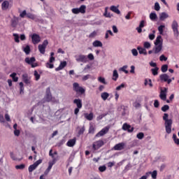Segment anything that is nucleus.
Wrapping results in <instances>:
<instances>
[{
	"mask_svg": "<svg viewBox=\"0 0 179 179\" xmlns=\"http://www.w3.org/2000/svg\"><path fill=\"white\" fill-rule=\"evenodd\" d=\"M31 41H32L33 44H38V43H40V41H41V38L40 37V35H38L37 34H34L31 36Z\"/></svg>",
	"mask_w": 179,
	"mask_h": 179,
	"instance_id": "nucleus-12",
	"label": "nucleus"
},
{
	"mask_svg": "<svg viewBox=\"0 0 179 179\" xmlns=\"http://www.w3.org/2000/svg\"><path fill=\"white\" fill-rule=\"evenodd\" d=\"M24 167H26V166L24 165V164H22L20 165H16L15 166V169L17 170H23L24 169Z\"/></svg>",
	"mask_w": 179,
	"mask_h": 179,
	"instance_id": "nucleus-45",
	"label": "nucleus"
},
{
	"mask_svg": "<svg viewBox=\"0 0 179 179\" xmlns=\"http://www.w3.org/2000/svg\"><path fill=\"white\" fill-rule=\"evenodd\" d=\"M152 33L153 34H150L148 36L150 40H155V33H156V31L153 30Z\"/></svg>",
	"mask_w": 179,
	"mask_h": 179,
	"instance_id": "nucleus-55",
	"label": "nucleus"
},
{
	"mask_svg": "<svg viewBox=\"0 0 179 179\" xmlns=\"http://www.w3.org/2000/svg\"><path fill=\"white\" fill-rule=\"evenodd\" d=\"M36 169H37V166L34 164H33L29 166L28 171L29 173H33V171H34Z\"/></svg>",
	"mask_w": 179,
	"mask_h": 179,
	"instance_id": "nucleus-32",
	"label": "nucleus"
},
{
	"mask_svg": "<svg viewBox=\"0 0 179 179\" xmlns=\"http://www.w3.org/2000/svg\"><path fill=\"white\" fill-rule=\"evenodd\" d=\"M85 131H86V129L85 128V126H83V127L78 131V135H79V136H80V135H83V134H85Z\"/></svg>",
	"mask_w": 179,
	"mask_h": 179,
	"instance_id": "nucleus-42",
	"label": "nucleus"
},
{
	"mask_svg": "<svg viewBox=\"0 0 179 179\" xmlns=\"http://www.w3.org/2000/svg\"><path fill=\"white\" fill-rule=\"evenodd\" d=\"M73 90L77 93V94H79V96H82L86 93V90L83 88V87L79 85V83H74L73 84Z\"/></svg>",
	"mask_w": 179,
	"mask_h": 179,
	"instance_id": "nucleus-3",
	"label": "nucleus"
},
{
	"mask_svg": "<svg viewBox=\"0 0 179 179\" xmlns=\"http://www.w3.org/2000/svg\"><path fill=\"white\" fill-rule=\"evenodd\" d=\"M48 45V40L43 41L42 44L38 45V48L41 54H45V48Z\"/></svg>",
	"mask_w": 179,
	"mask_h": 179,
	"instance_id": "nucleus-5",
	"label": "nucleus"
},
{
	"mask_svg": "<svg viewBox=\"0 0 179 179\" xmlns=\"http://www.w3.org/2000/svg\"><path fill=\"white\" fill-rule=\"evenodd\" d=\"M159 61H167V57H166V56H164V55H162L160 57H159Z\"/></svg>",
	"mask_w": 179,
	"mask_h": 179,
	"instance_id": "nucleus-64",
	"label": "nucleus"
},
{
	"mask_svg": "<svg viewBox=\"0 0 179 179\" xmlns=\"http://www.w3.org/2000/svg\"><path fill=\"white\" fill-rule=\"evenodd\" d=\"M34 76H35V80H39L41 76L38 74V72H37L36 70L34 71Z\"/></svg>",
	"mask_w": 179,
	"mask_h": 179,
	"instance_id": "nucleus-43",
	"label": "nucleus"
},
{
	"mask_svg": "<svg viewBox=\"0 0 179 179\" xmlns=\"http://www.w3.org/2000/svg\"><path fill=\"white\" fill-rule=\"evenodd\" d=\"M66 65V61L61 62L59 66L55 69L56 72H58L59 71H62V69H64V68H65Z\"/></svg>",
	"mask_w": 179,
	"mask_h": 179,
	"instance_id": "nucleus-16",
	"label": "nucleus"
},
{
	"mask_svg": "<svg viewBox=\"0 0 179 179\" xmlns=\"http://www.w3.org/2000/svg\"><path fill=\"white\" fill-rule=\"evenodd\" d=\"M73 103L77 106V108H82L83 107L82 99H76L73 100Z\"/></svg>",
	"mask_w": 179,
	"mask_h": 179,
	"instance_id": "nucleus-20",
	"label": "nucleus"
},
{
	"mask_svg": "<svg viewBox=\"0 0 179 179\" xmlns=\"http://www.w3.org/2000/svg\"><path fill=\"white\" fill-rule=\"evenodd\" d=\"M167 17H169V14H167V13H166V12H163L159 14V20L162 21L166 20V19H167Z\"/></svg>",
	"mask_w": 179,
	"mask_h": 179,
	"instance_id": "nucleus-24",
	"label": "nucleus"
},
{
	"mask_svg": "<svg viewBox=\"0 0 179 179\" xmlns=\"http://www.w3.org/2000/svg\"><path fill=\"white\" fill-rule=\"evenodd\" d=\"M27 17H28V19H31V20H34V19H36V16L30 13L27 14Z\"/></svg>",
	"mask_w": 179,
	"mask_h": 179,
	"instance_id": "nucleus-49",
	"label": "nucleus"
},
{
	"mask_svg": "<svg viewBox=\"0 0 179 179\" xmlns=\"http://www.w3.org/2000/svg\"><path fill=\"white\" fill-rule=\"evenodd\" d=\"M57 163V158H53L52 162H48V167L47 169L45 171L44 174L45 176H48L50 171H51V169H52L53 164Z\"/></svg>",
	"mask_w": 179,
	"mask_h": 179,
	"instance_id": "nucleus-9",
	"label": "nucleus"
},
{
	"mask_svg": "<svg viewBox=\"0 0 179 179\" xmlns=\"http://www.w3.org/2000/svg\"><path fill=\"white\" fill-rule=\"evenodd\" d=\"M154 44L155 45L154 47L155 54H159V52L163 50V38L162 36H157Z\"/></svg>",
	"mask_w": 179,
	"mask_h": 179,
	"instance_id": "nucleus-2",
	"label": "nucleus"
},
{
	"mask_svg": "<svg viewBox=\"0 0 179 179\" xmlns=\"http://www.w3.org/2000/svg\"><path fill=\"white\" fill-rule=\"evenodd\" d=\"M106 115H108V113H103L100 115L96 117L97 121H100L101 120H103V118H104V117H106Z\"/></svg>",
	"mask_w": 179,
	"mask_h": 179,
	"instance_id": "nucleus-40",
	"label": "nucleus"
},
{
	"mask_svg": "<svg viewBox=\"0 0 179 179\" xmlns=\"http://www.w3.org/2000/svg\"><path fill=\"white\" fill-rule=\"evenodd\" d=\"M78 13H86V6L85 5H81L80 8H78Z\"/></svg>",
	"mask_w": 179,
	"mask_h": 179,
	"instance_id": "nucleus-28",
	"label": "nucleus"
},
{
	"mask_svg": "<svg viewBox=\"0 0 179 179\" xmlns=\"http://www.w3.org/2000/svg\"><path fill=\"white\" fill-rule=\"evenodd\" d=\"M136 137L138 139H143V138H145V134L143 132H140L137 134Z\"/></svg>",
	"mask_w": 179,
	"mask_h": 179,
	"instance_id": "nucleus-54",
	"label": "nucleus"
},
{
	"mask_svg": "<svg viewBox=\"0 0 179 179\" xmlns=\"http://www.w3.org/2000/svg\"><path fill=\"white\" fill-rule=\"evenodd\" d=\"M90 78H92V76H90V74H87L83 77L82 80H83V82H85V81L87 80V79H90Z\"/></svg>",
	"mask_w": 179,
	"mask_h": 179,
	"instance_id": "nucleus-58",
	"label": "nucleus"
},
{
	"mask_svg": "<svg viewBox=\"0 0 179 179\" xmlns=\"http://www.w3.org/2000/svg\"><path fill=\"white\" fill-rule=\"evenodd\" d=\"M124 148L125 143H119L113 147L114 150H123Z\"/></svg>",
	"mask_w": 179,
	"mask_h": 179,
	"instance_id": "nucleus-14",
	"label": "nucleus"
},
{
	"mask_svg": "<svg viewBox=\"0 0 179 179\" xmlns=\"http://www.w3.org/2000/svg\"><path fill=\"white\" fill-rule=\"evenodd\" d=\"M171 27L174 33V36H176V37H178V22H177L176 20H173L172 22Z\"/></svg>",
	"mask_w": 179,
	"mask_h": 179,
	"instance_id": "nucleus-7",
	"label": "nucleus"
},
{
	"mask_svg": "<svg viewBox=\"0 0 179 179\" xmlns=\"http://www.w3.org/2000/svg\"><path fill=\"white\" fill-rule=\"evenodd\" d=\"M110 130V127H105L103 129H102L99 132H98L95 135V138H99L100 136H104L107 132Z\"/></svg>",
	"mask_w": 179,
	"mask_h": 179,
	"instance_id": "nucleus-10",
	"label": "nucleus"
},
{
	"mask_svg": "<svg viewBox=\"0 0 179 179\" xmlns=\"http://www.w3.org/2000/svg\"><path fill=\"white\" fill-rule=\"evenodd\" d=\"M117 79H118V71L114 70L113 73V80L117 81Z\"/></svg>",
	"mask_w": 179,
	"mask_h": 179,
	"instance_id": "nucleus-34",
	"label": "nucleus"
},
{
	"mask_svg": "<svg viewBox=\"0 0 179 179\" xmlns=\"http://www.w3.org/2000/svg\"><path fill=\"white\" fill-rule=\"evenodd\" d=\"M151 72L154 76H157V75H159V67L152 69Z\"/></svg>",
	"mask_w": 179,
	"mask_h": 179,
	"instance_id": "nucleus-31",
	"label": "nucleus"
},
{
	"mask_svg": "<svg viewBox=\"0 0 179 179\" xmlns=\"http://www.w3.org/2000/svg\"><path fill=\"white\" fill-rule=\"evenodd\" d=\"M10 22L11 26L13 27H16L17 26V23H19V17L14 15Z\"/></svg>",
	"mask_w": 179,
	"mask_h": 179,
	"instance_id": "nucleus-17",
	"label": "nucleus"
},
{
	"mask_svg": "<svg viewBox=\"0 0 179 179\" xmlns=\"http://www.w3.org/2000/svg\"><path fill=\"white\" fill-rule=\"evenodd\" d=\"M96 36H97V31H94L93 32H92V33L89 35V38H94V37H96Z\"/></svg>",
	"mask_w": 179,
	"mask_h": 179,
	"instance_id": "nucleus-52",
	"label": "nucleus"
},
{
	"mask_svg": "<svg viewBox=\"0 0 179 179\" xmlns=\"http://www.w3.org/2000/svg\"><path fill=\"white\" fill-rule=\"evenodd\" d=\"M23 51H24V52H25V54L27 55H29V54H30V51H31L30 46L29 45H27L25 48H24Z\"/></svg>",
	"mask_w": 179,
	"mask_h": 179,
	"instance_id": "nucleus-36",
	"label": "nucleus"
},
{
	"mask_svg": "<svg viewBox=\"0 0 179 179\" xmlns=\"http://www.w3.org/2000/svg\"><path fill=\"white\" fill-rule=\"evenodd\" d=\"M25 62L28 64V65H31L34 62H36V57H32L31 58L27 57L25 58Z\"/></svg>",
	"mask_w": 179,
	"mask_h": 179,
	"instance_id": "nucleus-22",
	"label": "nucleus"
},
{
	"mask_svg": "<svg viewBox=\"0 0 179 179\" xmlns=\"http://www.w3.org/2000/svg\"><path fill=\"white\" fill-rule=\"evenodd\" d=\"M99 82L101 83H103V85H107V83H106V78L103 77H99L98 78Z\"/></svg>",
	"mask_w": 179,
	"mask_h": 179,
	"instance_id": "nucleus-53",
	"label": "nucleus"
},
{
	"mask_svg": "<svg viewBox=\"0 0 179 179\" xmlns=\"http://www.w3.org/2000/svg\"><path fill=\"white\" fill-rule=\"evenodd\" d=\"M131 53L134 57H138V50L136 49H132L131 50Z\"/></svg>",
	"mask_w": 179,
	"mask_h": 179,
	"instance_id": "nucleus-62",
	"label": "nucleus"
},
{
	"mask_svg": "<svg viewBox=\"0 0 179 179\" xmlns=\"http://www.w3.org/2000/svg\"><path fill=\"white\" fill-rule=\"evenodd\" d=\"M45 66H46V68H49V69H52V68H54V64L50 63V62H49L45 64Z\"/></svg>",
	"mask_w": 179,
	"mask_h": 179,
	"instance_id": "nucleus-57",
	"label": "nucleus"
},
{
	"mask_svg": "<svg viewBox=\"0 0 179 179\" xmlns=\"http://www.w3.org/2000/svg\"><path fill=\"white\" fill-rule=\"evenodd\" d=\"M94 131H96V129H94V127L93 125H90L89 130H88V134H94Z\"/></svg>",
	"mask_w": 179,
	"mask_h": 179,
	"instance_id": "nucleus-41",
	"label": "nucleus"
},
{
	"mask_svg": "<svg viewBox=\"0 0 179 179\" xmlns=\"http://www.w3.org/2000/svg\"><path fill=\"white\" fill-rule=\"evenodd\" d=\"M75 58L77 62H83V64L87 62V57L85 55H76Z\"/></svg>",
	"mask_w": 179,
	"mask_h": 179,
	"instance_id": "nucleus-6",
	"label": "nucleus"
},
{
	"mask_svg": "<svg viewBox=\"0 0 179 179\" xmlns=\"http://www.w3.org/2000/svg\"><path fill=\"white\" fill-rule=\"evenodd\" d=\"M10 77L12 78L13 82H17L19 80V78L16 77V73H11Z\"/></svg>",
	"mask_w": 179,
	"mask_h": 179,
	"instance_id": "nucleus-37",
	"label": "nucleus"
},
{
	"mask_svg": "<svg viewBox=\"0 0 179 179\" xmlns=\"http://www.w3.org/2000/svg\"><path fill=\"white\" fill-rule=\"evenodd\" d=\"M148 173L151 174L152 178H153V179L157 178V171L155 170L152 172L150 171V172H148Z\"/></svg>",
	"mask_w": 179,
	"mask_h": 179,
	"instance_id": "nucleus-35",
	"label": "nucleus"
},
{
	"mask_svg": "<svg viewBox=\"0 0 179 179\" xmlns=\"http://www.w3.org/2000/svg\"><path fill=\"white\" fill-rule=\"evenodd\" d=\"M10 3L9 1L7 0H5L2 3H1V9L2 10H8L9 9Z\"/></svg>",
	"mask_w": 179,
	"mask_h": 179,
	"instance_id": "nucleus-18",
	"label": "nucleus"
},
{
	"mask_svg": "<svg viewBox=\"0 0 179 179\" xmlns=\"http://www.w3.org/2000/svg\"><path fill=\"white\" fill-rule=\"evenodd\" d=\"M93 47H103V43L99 40H96L92 43Z\"/></svg>",
	"mask_w": 179,
	"mask_h": 179,
	"instance_id": "nucleus-27",
	"label": "nucleus"
},
{
	"mask_svg": "<svg viewBox=\"0 0 179 179\" xmlns=\"http://www.w3.org/2000/svg\"><path fill=\"white\" fill-rule=\"evenodd\" d=\"M66 145L69 146V148H73V146L76 145V138L69 140Z\"/></svg>",
	"mask_w": 179,
	"mask_h": 179,
	"instance_id": "nucleus-19",
	"label": "nucleus"
},
{
	"mask_svg": "<svg viewBox=\"0 0 179 179\" xmlns=\"http://www.w3.org/2000/svg\"><path fill=\"white\" fill-rule=\"evenodd\" d=\"M24 92V87L22 82L20 83V93L22 94Z\"/></svg>",
	"mask_w": 179,
	"mask_h": 179,
	"instance_id": "nucleus-44",
	"label": "nucleus"
},
{
	"mask_svg": "<svg viewBox=\"0 0 179 179\" xmlns=\"http://www.w3.org/2000/svg\"><path fill=\"white\" fill-rule=\"evenodd\" d=\"M168 69H169V65H167V64H164V65H162V67H161V71H162V72H163L164 73H166V72H167Z\"/></svg>",
	"mask_w": 179,
	"mask_h": 179,
	"instance_id": "nucleus-38",
	"label": "nucleus"
},
{
	"mask_svg": "<svg viewBox=\"0 0 179 179\" xmlns=\"http://www.w3.org/2000/svg\"><path fill=\"white\" fill-rule=\"evenodd\" d=\"M164 27H166V26H164V25H160L158 27V31L159 32V34H163Z\"/></svg>",
	"mask_w": 179,
	"mask_h": 179,
	"instance_id": "nucleus-50",
	"label": "nucleus"
},
{
	"mask_svg": "<svg viewBox=\"0 0 179 179\" xmlns=\"http://www.w3.org/2000/svg\"><path fill=\"white\" fill-rule=\"evenodd\" d=\"M145 26L146 21L143 20L140 22L139 26L136 27V29L137 30L138 33H142V29H143V27H145Z\"/></svg>",
	"mask_w": 179,
	"mask_h": 179,
	"instance_id": "nucleus-13",
	"label": "nucleus"
},
{
	"mask_svg": "<svg viewBox=\"0 0 179 179\" xmlns=\"http://www.w3.org/2000/svg\"><path fill=\"white\" fill-rule=\"evenodd\" d=\"M132 168V165H131V163H129L124 168V173H127V171H129L130 169Z\"/></svg>",
	"mask_w": 179,
	"mask_h": 179,
	"instance_id": "nucleus-51",
	"label": "nucleus"
},
{
	"mask_svg": "<svg viewBox=\"0 0 179 179\" xmlns=\"http://www.w3.org/2000/svg\"><path fill=\"white\" fill-rule=\"evenodd\" d=\"M71 12L74 15H78V13H79L78 8H72Z\"/></svg>",
	"mask_w": 179,
	"mask_h": 179,
	"instance_id": "nucleus-60",
	"label": "nucleus"
},
{
	"mask_svg": "<svg viewBox=\"0 0 179 179\" xmlns=\"http://www.w3.org/2000/svg\"><path fill=\"white\" fill-rule=\"evenodd\" d=\"M150 19L152 22L156 21L157 20V14H156V13H151L150 14Z\"/></svg>",
	"mask_w": 179,
	"mask_h": 179,
	"instance_id": "nucleus-30",
	"label": "nucleus"
},
{
	"mask_svg": "<svg viewBox=\"0 0 179 179\" xmlns=\"http://www.w3.org/2000/svg\"><path fill=\"white\" fill-rule=\"evenodd\" d=\"M101 97L104 101H106V100L110 97V94H108V92H102L101 94Z\"/></svg>",
	"mask_w": 179,
	"mask_h": 179,
	"instance_id": "nucleus-29",
	"label": "nucleus"
},
{
	"mask_svg": "<svg viewBox=\"0 0 179 179\" xmlns=\"http://www.w3.org/2000/svg\"><path fill=\"white\" fill-rule=\"evenodd\" d=\"M106 143H104V141L103 140H99L93 143L92 144V149L93 150H99L100 148H102V146H104Z\"/></svg>",
	"mask_w": 179,
	"mask_h": 179,
	"instance_id": "nucleus-4",
	"label": "nucleus"
},
{
	"mask_svg": "<svg viewBox=\"0 0 179 179\" xmlns=\"http://www.w3.org/2000/svg\"><path fill=\"white\" fill-rule=\"evenodd\" d=\"M162 119L164 120L165 131L166 134H171V127L173 125V119H169V113H164Z\"/></svg>",
	"mask_w": 179,
	"mask_h": 179,
	"instance_id": "nucleus-1",
	"label": "nucleus"
},
{
	"mask_svg": "<svg viewBox=\"0 0 179 179\" xmlns=\"http://www.w3.org/2000/svg\"><path fill=\"white\" fill-rule=\"evenodd\" d=\"M168 90H169L168 88L164 87V90H161V92H160L159 98L163 101H166V99H167V91Z\"/></svg>",
	"mask_w": 179,
	"mask_h": 179,
	"instance_id": "nucleus-11",
	"label": "nucleus"
},
{
	"mask_svg": "<svg viewBox=\"0 0 179 179\" xmlns=\"http://www.w3.org/2000/svg\"><path fill=\"white\" fill-rule=\"evenodd\" d=\"M155 10L159 11L160 10V4L158 2L155 3Z\"/></svg>",
	"mask_w": 179,
	"mask_h": 179,
	"instance_id": "nucleus-59",
	"label": "nucleus"
},
{
	"mask_svg": "<svg viewBox=\"0 0 179 179\" xmlns=\"http://www.w3.org/2000/svg\"><path fill=\"white\" fill-rule=\"evenodd\" d=\"M85 118L88 121H92L93 120V113H85L84 114Z\"/></svg>",
	"mask_w": 179,
	"mask_h": 179,
	"instance_id": "nucleus-26",
	"label": "nucleus"
},
{
	"mask_svg": "<svg viewBox=\"0 0 179 179\" xmlns=\"http://www.w3.org/2000/svg\"><path fill=\"white\" fill-rule=\"evenodd\" d=\"M137 50L141 55H148V51L146 50V48H142L141 46L137 47Z\"/></svg>",
	"mask_w": 179,
	"mask_h": 179,
	"instance_id": "nucleus-21",
	"label": "nucleus"
},
{
	"mask_svg": "<svg viewBox=\"0 0 179 179\" xmlns=\"http://www.w3.org/2000/svg\"><path fill=\"white\" fill-rule=\"evenodd\" d=\"M122 129L124 131H128L129 132H134V127H131V125L127 123L123 124Z\"/></svg>",
	"mask_w": 179,
	"mask_h": 179,
	"instance_id": "nucleus-15",
	"label": "nucleus"
},
{
	"mask_svg": "<svg viewBox=\"0 0 179 179\" xmlns=\"http://www.w3.org/2000/svg\"><path fill=\"white\" fill-rule=\"evenodd\" d=\"M99 171H101V173H104V171H106V170H107V166H106V165L100 166L99 167Z\"/></svg>",
	"mask_w": 179,
	"mask_h": 179,
	"instance_id": "nucleus-48",
	"label": "nucleus"
},
{
	"mask_svg": "<svg viewBox=\"0 0 179 179\" xmlns=\"http://www.w3.org/2000/svg\"><path fill=\"white\" fill-rule=\"evenodd\" d=\"M159 79L161 82H167V79H169V75L167 73H163L159 76Z\"/></svg>",
	"mask_w": 179,
	"mask_h": 179,
	"instance_id": "nucleus-23",
	"label": "nucleus"
},
{
	"mask_svg": "<svg viewBox=\"0 0 179 179\" xmlns=\"http://www.w3.org/2000/svg\"><path fill=\"white\" fill-rule=\"evenodd\" d=\"M13 36L14 37V40L15 43H20V40H19V34H13Z\"/></svg>",
	"mask_w": 179,
	"mask_h": 179,
	"instance_id": "nucleus-47",
	"label": "nucleus"
},
{
	"mask_svg": "<svg viewBox=\"0 0 179 179\" xmlns=\"http://www.w3.org/2000/svg\"><path fill=\"white\" fill-rule=\"evenodd\" d=\"M143 46H144V48L148 49V48H150L151 45H150V43L146 41V42L144 43Z\"/></svg>",
	"mask_w": 179,
	"mask_h": 179,
	"instance_id": "nucleus-61",
	"label": "nucleus"
},
{
	"mask_svg": "<svg viewBox=\"0 0 179 179\" xmlns=\"http://www.w3.org/2000/svg\"><path fill=\"white\" fill-rule=\"evenodd\" d=\"M133 106H134V107H135V108H141V103H138L136 101L133 103Z\"/></svg>",
	"mask_w": 179,
	"mask_h": 179,
	"instance_id": "nucleus-56",
	"label": "nucleus"
},
{
	"mask_svg": "<svg viewBox=\"0 0 179 179\" xmlns=\"http://www.w3.org/2000/svg\"><path fill=\"white\" fill-rule=\"evenodd\" d=\"M65 142H66V141L65 140V137H64L62 140L57 143L56 146H57L58 148H61V146H62V145H64Z\"/></svg>",
	"mask_w": 179,
	"mask_h": 179,
	"instance_id": "nucleus-33",
	"label": "nucleus"
},
{
	"mask_svg": "<svg viewBox=\"0 0 179 179\" xmlns=\"http://www.w3.org/2000/svg\"><path fill=\"white\" fill-rule=\"evenodd\" d=\"M124 87H125V84L122 83L120 85L116 87V90H121V89H124Z\"/></svg>",
	"mask_w": 179,
	"mask_h": 179,
	"instance_id": "nucleus-63",
	"label": "nucleus"
},
{
	"mask_svg": "<svg viewBox=\"0 0 179 179\" xmlns=\"http://www.w3.org/2000/svg\"><path fill=\"white\" fill-rule=\"evenodd\" d=\"M161 110L162 111H163V113H166V111H169V110H170V106L169 105H164L162 107Z\"/></svg>",
	"mask_w": 179,
	"mask_h": 179,
	"instance_id": "nucleus-39",
	"label": "nucleus"
},
{
	"mask_svg": "<svg viewBox=\"0 0 179 179\" xmlns=\"http://www.w3.org/2000/svg\"><path fill=\"white\" fill-rule=\"evenodd\" d=\"M45 101L50 103V101H52V94H51V90L50 87L46 89L45 96Z\"/></svg>",
	"mask_w": 179,
	"mask_h": 179,
	"instance_id": "nucleus-8",
	"label": "nucleus"
},
{
	"mask_svg": "<svg viewBox=\"0 0 179 179\" xmlns=\"http://www.w3.org/2000/svg\"><path fill=\"white\" fill-rule=\"evenodd\" d=\"M127 68H128V66H123L122 67H121L120 69V71L124 72V73H129V71H128V70H127Z\"/></svg>",
	"mask_w": 179,
	"mask_h": 179,
	"instance_id": "nucleus-46",
	"label": "nucleus"
},
{
	"mask_svg": "<svg viewBox=\"0 0 179 179\" xmlns=\"http://www.w3.org/2000/svg\"><path fill=\"white\" fill-rule=\"evenodd\" d=\"M110 10H112V12H114L115 13H117V15L121 14V11H120V9H118V7L115 6H111Z\"/></svg>",
	"mask_w": 179,
	"mask_h": 179,
	"instance_id": "nucleus-25",
	"label": "nucleus"
}]
</instances>
